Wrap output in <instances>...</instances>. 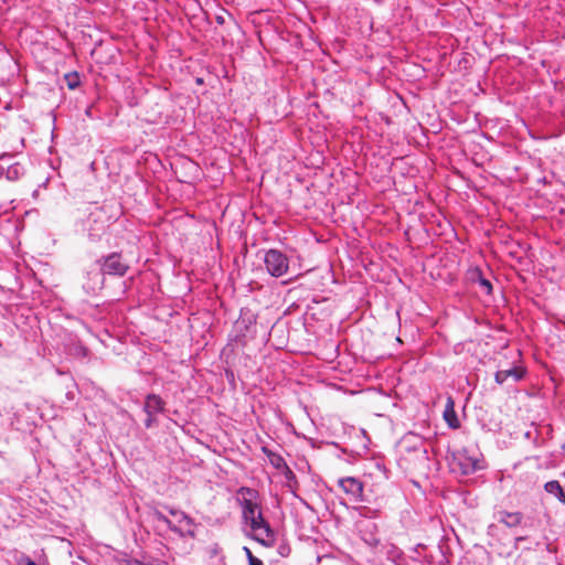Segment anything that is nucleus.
<instances>
[{"label":"nucleus","mask_w":565,"mask_h":565,"mask_svg":"<svg viewBox=\"0 0 565 565\" xmlns=\"http://www.w3.org/2000/svg\"><path fill=\"white\" fill-rule=\"evenodd\" d=\"M248 565H264L263 562L256 556H250L248 558Z\"/></svg>","instance_id":"22"},{"label":"nucleus","mask_w":565,"mask_h":565,"mask_svg":"<svg viewBox=\"0 0 565 565\" xmlns=\"http://www.w3.org/2000/svg\"><path fill=\"white\" fill-rule=\"evenodd\" d=\"M237 501L242 508V515L244 521L255 516L257 512L262 511L258 502V492L248 487H241L237 491Z\"/></svg>","instance_id":"5"},{"label":"nucleus","mask_w":565,"mask_h":565,"mask_svg":"<svg viewBox=\"0 0 565 565\" xmlns=\"http://www.w3.org/2000/svg\"><path fill=\"white\" fill-rule=\"evenodd\" d=\"M164 409L163 399L156 394H148L145 399L143 412L147 415H157Z\"/></svg>","instance_id":"9"},{"label":"nucleus","mask_w":565,"mask_h":565,"mask_svg":"<svg viewBox=\"0 0 565 565\" xmlns=\"http://www.w3.org/2000/svg\"><path fill=\"white\" fill-rule=\"evenodd\" d=\"M7 159H10V154L4 153L0 157V160L2 162H4ZM3 174H4V163H0V180L3 178Z\"/></svg>","instance_id":"20"},{"label":"nucleus","mask_w":565,"mask_h":565,"mask_svg":"<svg viewBox=\"0 0 565 565\" xmlns=\"http://www.w3.org/2000/svg\"><path fill=\"white\" fill-rule=\"evenodd\" d=\"M24 174V168L22 164L15 162L4 166L3 177L8 181H17Z\"/></svg>","instance_id":"14"},{"label":"nucleus","mask_w":565,"mask_h":565,"mask_svg":"<svg viewBox=\"0 0 565 565\" xmlns=\"http://www.w3.org/2000/svg\"><path fill=\"white\" fill-rule=\"evenodd\" d=\"M243 551L247 557V559L250 557V556H254V554L252 553V551L247 547V546H244L243 547Z\"/></svg>","instance_id":"24"},{"label":"nucleus","mask_w":565,"mask_h":565,"mask_svg":"<svg viewBox=\"0 0 565 565\" xmlns=\"http://www.w3.org/2000/svg\"><path fill=\"white\" fill-rule=\"evenodd\" d=\"M450 466L463 476L472 475L486 468L482 454L478 449L463 447L451 454Z\"/></svg>","instance_id":"1"},{"label":"nucleus","mask_w":565,"mask_h":565,"mask_svg":"<svg viewBox=\"0 0 565 565\" xmlns=\"http://www.w3.org/2000/svg\"><path fill=\"white\" fill-rule=\"evenodd\" d=\"M523 515L521 512L501 511L498 513V521L508 527H515L522 523Z\"/></svg>","instance_id":"11"},{"label":"nucleus","mask_w":565,"mask_h":565,"mask_svg":"<svg viewBox=\"0 0 565 565\" xmlns=\"http://www.w3.org/2000/svg\"><path fill=\"white\" fill-rule=\"evenodd\" d=\"M338 484L352 501L359 502L362 500L363 483L359 479L354 477L340 478Z\"/></svg>","instance_id":"7"},{"label":"nucleus","mask_w":565,"mask_h":565,"mask_svg":"<svg viewBox=\"0 0 565 565\" xmlns=\"http://www.w3.org/2000/svg\"><path fill=\"white\" fill-rule=\"evenodd\" d=\"M19 565H36L29 556L21 555L18 559Z\"/></svg>","instance_id":"19"},{"label":"nucleus","mask_w":565,"mask_h":565,"mask_svg":"<svg viewBox=\"0 0 565 565\" xmlns=\"http://www.w3.org/2000/svg\"><path fill=\"white\" fill-rule=\"evenodd\" d=\"M264 264L267 273L273 277H281L288 273L289 259L279 249H268L264 255Z\"/></svg>","instance_id":"4"},{"label":"nucleus","mask_w":565,"mask_h":565,"mask_svg":"<svg viewBox=\"0 0 565 565\" xmlns=\"http://www.w3.org/2000/svg\"><path fill=\"white\" fill-rule=\"evenodd\" d=\"M564 476H565V471H564Z\"/></svg>","instance_id":"25"},{"label":"nucleus","mask_w":565,"mask_h":565,"mask_svg":"<svg viewBox=\"0 0 565 565\" xmlns=\"http://www.w3.org/2000/svg\"><path fill=\"white\" fill-rule=\"evenodd\" d=\"M98 264L104 275L124 276L129 269L128 264L122 262L121 255L118 253L99 258Z\"/></svg>","instance_id":"6"},{"label":"nucleus","mask_w":565,"mask_h":565,"mask_svg":"<svg viewBox=\"0 0 565 565\" xmlns=\"http://www.w3.org/2000/svg\"><path fill=\"white\" fill-rule=\"evenodd\" d=\"M153 423H154V415H147V418L145 420L146 428L152 427Z\"/></svg>","instance_id":"21"},{"label":"nucleus","mask_w":565,"mask_h":565,"mask_svg":"<svg viewBox=\"0 0 565 565\" xmlns=\"http://www.w3.org/2000/svg\"><path fill=\"white\" fill-rule=\"evenodd\" d=\"M544 490L557 499L562 504H565V491L557 480L547 481L544 484Z\"/></svg>","instance_id":"13"},{"label":"nucleus","mask_w":565,"mask_h":565,"mask_svg":"<svg viewBox=\"0 0 565 565\" xmlns=\"http://www.w3.org/2000/svg\"><path fill=\"white\" fill-rule=\"evenodd\" d=\"M525 370L520 366H514L508 370H499L494 374V380L498 384H503L508 380H512V382L516 383L524 377Z\"/></svg>","instance_id":"8"},{"label":"nucleus","mask_w":565,"mask_h":565,"mask_svg":"<svg viewBox=\"0 0 565 565\" xmlns=\"http://www.w3.org/2000/svg\"><path fill=\"white\" fill-rule=\"evenodd\" d=\"M124 565H168L164 561L153 558L150 556H143L141 559L128 558L125 559Z\"/></svg>","instance_id":"15"},{"label":"nucleus","mask_w":565,"mask_h":565,"mask_svg":"<svg viewBox=\"0 0 565 565\" xmlns=\"http://www.w3.org/2000/svg\"><path fill=\"white\" fill-rule=\"evenodd\" d=\"M479 284H480L481 287L484 288L487 294H490L492 291V285H491V282L488 279H486L483 277H480L479 278Z\"/></svg>","instance_id":"17"},{"label":"nucleus","mask_w":565,"mask_h":565,"mask_svg":"<svg viewBox=\"0 0 565 565\" xmlns=\"http://www.w3.org/2000/svg\"><path fill=\"white\" fill-rule=\"evenodd\" d=\"M278 553L280 556L287 557L290 554V547L282 543L278 546Z\"/></svg>","instance_id":"18"},{"label":"nucleus","mask_w":565,"mask_h":565,"mask_svg":"<svg viewBox=\"0 0 565 565\" xmlns=\"http://www.w3.org/2000/svg\"><path fill=\"white\" fill-rule=\"evenodd\" d=\"M67 86L70 89H75L79 85V78L77 73H68L65 75Z\"/></svg>","instance_id":"16"},{"label":"nucleus","mask_w":565,"mask_h":565,"mask_svg":"<svg viewBox=\"0 0 565 565\" xmlns=\"http://www.w3.org/2000/svg\"><path fill=\"white\" fill-rule=\"evenodd\" d=\"M249 524L250 530L253 532L252 537L266 547H270L275 543V531L264 519L263 512H257L255 516L245 521Z\"/></svg>","instance_id":"3"},{"label":"nucleus","mask_w":565,"mask_h":565,"mask_svg":"<svg viewBox=\"0 0 565 565\" xmlns=\"http://www.w3.org/2000/svg\"><path fill=\"white\" fill-rule=\"evenodd\" d=\"M89 282L84 285L88 291L95 292L99 290L104 284V274L102 270H92L87 273Z\"/></svg>","instance_id":"12"},{"label":"nucleus","mask_w":565,"mask_h":565,"mask_svg":"<svg viewBox=\"0 0 565 565\" xmlns=\"http://www.w3.org/2000/svg\"><path fill=\"white\" fill-rule=\"evenodd\" d=\"M376 468L383 473L385 478H388L386 468L382 463L376 462Z\"/></svg>","instance_id":"23"},{"label":"nucleus","mask_w":565,"mask_h":565,"mask_svg":"<svg viewBox=\"0 0 565 565\" xmlns=\"http://www.w3.org/2000/svg\"><path fill=\"white\" fill-rule=\"evenodd\" d=\"M168 512L173 518L172 520L159 510L153 511L152 518L154 521L166 524L171 531L181 536L193 537L195 535V523L188 514L173 508H169Z\"/></svg>","instance_id":"2"},{"label":"nucleus","mask_w":565,"mask_h":565,"mask_svg":"<svg viewBox=\"0 0 565 565\" xmlns=\"http://www.w3.org/2000/svg\"><path fill=\"white\" fill-rule=\"evenodd\" d=\"M444 419L450 428H458L460 425L455 411V402L450 396L447 398V403L445 405Z\"/></svg>","instance_id":"10"}]
</instances>
